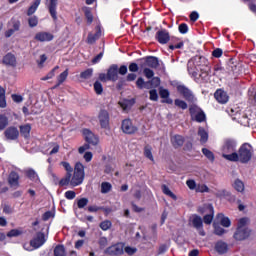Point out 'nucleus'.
<instances>
[{"label": "nucleus", "instance_id": "1", "mask_svg": "<svg viewBox=\"0 0 256 256\" xmlns=\"http://www.w3.org/2000/svg\"><path fill=\"white\" fill-rule=\"evenodd\" d=\"M228 159H230L232 163H249V161L253 159V146H251L249 143L242 144L238 149V152L228 156Z\"/></svg>", "mask_w": 256, "mask_h": 256}, {"label": "nucleus", "instance_id": "2", "mask_svg": "<svg viewBox=\"0 0 256 256\" xmlns=\"http://www.w3.org/2000/svg\"><path fill=\"white\" fill-rule=\"evenodd\" d=\"M233 153H237V141L233 138H226L222 146L223 159H226V161H231L229 157H231Z\"/></svg>", "mask_w": 256, "mask_h": 256}, {"label": "nucleus", "instance_id": "3", "mask_svg": "<svg viewBox=\"0 0 256 256\" xmlns=\"http://www.w3.org/2000/svg\"><path fill=\"white\" fill-rule=\"evenodd\" d=\"M85 179V166L81 162L76 163L74 168V174L71 178L72 187H77L83 183Z\"/></svg>", "mask_w": 256, "mask_h": 256}, {"label": "nucleus", "instance_id": "4", "mask_svg": "<svg viewBox=\"0 0 256 256\" xmlns=\"http://www.w3.org/2000/svg\"><path fill=\"white\" fill-rule=\"evenodd\" d=\"M189 114L192 121H196V123H205L207 121V115L205 111L198 107L197 104H191L189 106Z\"/></svg>", "mask_w": 256, "mask_h": 256}, {"label": "nucleus", "instance_id": "5", "mask_svg": "<svg viewBox=\"0 0 256 256\" xmlns=\"http://www.w3.org/2000/svg\"><path fill=\"white\" fill-rule=\"evenodd\" d=\"M161 85V78L159 77H153L151 80H148L145 82V79L143 77H139L136 80V87L137 89L143 90V89H151V87H159Z\"/></svg>", "mask_w": 256, "mask_h": 256}, {"label": "nucleus", "instance_id": "6", "mask_svg": "<svg viewBox=\"0 0 256 256\" xmlns=\"http://www.w3.org/2000/svg\"><path fill=\"white\" fill-rule=\"evenodd\" d=\"M176 91L179 93V95L183 96L185 101H188V103H193V101H195V95H193V92L187 86L177 84Z\"/></svg>", "mask_w": 256, "mask_h": 256}, {"label": "nucleus", "instance_id": "7", "mask_svg": "<svg viewBox=\"0 0 256 256\" xmlns=\"http://www.w3.org/2000/svg\"><path fill=\"white\" fill-rule=\"evenodd\" d=\"M121 131L125 133V135H135L139 128L133 124V121L129 118L122 120L121 123Z\"/></svg>", "mask_w": 256, "mask_h": 256}, {"label": "nucleus", "instance_id": "8", "mask_svg": "<svg viewBox=\"0 0 256 256\" xmlns=\"http://www.w3.org/2000/svg\"><path fill=\"white\" fill-rule=\"evenodd\" d=\"M125 252V246L123 243H116L104 250V255L109 256H121Z\"/></svg>", "mask_w": 256, "mask_h": 256}, {"label": "nucleus", "instance_id": "9", "mask_svg": "<svg viewBox=\"0 0 256 256\" xmlns=\"http://www.w3.org/2000/svg\"><path fill=\"white\" fill-rule=\"evenodd\" d=\"M144 63L140 64L141 69H145V67H150V69H158L159 67V58L155 56H146L142 58Z\"/></svg>", "mask_w": 256, "mask_h": 256}, {"label": "nucleus", "instance_id": "10", "mask_svg": "<svg viewBox=\"0 0 256 256\" xmlns=\"http://www.w3.org/2000/svg\"><path fill=\"white\" fill-rule=\"evenodd\" d=\"M82 135L86 143L96 146L99 145V137L95 135L90 129L84 128L82 130Z\"/></svg>", "mask_w": 256, "mask_h": 256}, {"label": "nucleus", "instance_id": "11", "mask_svg": "<svg viewBox=\"0 0 256 256\" xmlns=\"http://www.w3.org/2000/svg\"><path fill=\"white\" fill-rule=\"evenodd\" d=\"M155 39L160 43V45H167V43L171 41V35H169V31H167V29H161L156 32Z\"/></svg>", "mask_w": 256, "mask_h": 256}, {"label": "nucleus", "instance_id": "12", "mask_svg": "<svg viewBox=\"0 0 256 256\" xmlns=\"http://www.w3.org/2000/svg\"><path fill=\"white\" fill-rule=\"evenodd\" d=\"M47 240L45 239V233L43 232H37L36 236L30 240V245L34 249H39V247H43L45 245V242Z\"/></svg>", "mask_w": 256, "mask_h": 256}, {"label": "nucleus", "instance_id": "13", "mask_svg": "<svg viewBox=\"0 0 256 256\" xmlns=\"http://www.w3.org/2000/svg\"><path fill=\"white\" fill-rule=\"evenodd\" d=\"M250 235H251V230H249L248 228L237 227L233 235V238L236 241H245V239H248Z\"/></svg>", "mask_w": 256, "mask_h": 256}, {"label": "nucleus", "instance_id": "14", "mask_svg": "<svg viewBox=\"0 0 256 256\" xmlns=\"http://www.w3.org/2000/svg\"><path fill=\"white\" fill-rule=\"evenodd\" d=\"M188 73L192 75L194 79H202V81H207L209 79V72L207 70L201 69L200 74L195 71V68L189 66L188 64Z\"/></svg>", "mask_w": 256, "mask_h": 256}, {"label": "nucleus", "instance_id": "15", "mask_svg": "<svg viewBox=\"0 0 256 256\" xmlns=\"http://www.w3.org/2000/svg\"><path fill=\"white\" fill-rule=\"evenodd\" d=\"M98 120L100 123L101 129H109V112L107 110H100L98 114Z\"/></svg>", "mask_w": 256, "mask_h": 256}, {"label": "nucleus", "instance_id": "16", "mask_svg": "<svg viewBox=\"0 0 256 256\" xmlns=\"http://www.w3.org/2000/svg\"><path fill=\"white\" fill-rule=\"evenodd\" d=\"M4 137H6L8 141H17V139H19V130L17 127L10 126L4 131Z\"/></svg>", "mask_w": 256, "mask_h": 256}, {"label": "nucleus", "instance_id": "17", "mask_svg": "<svg viewBox=\"0 0 256 256\" xmlns=\"http://www.w3.org/2000/svg\"><path fill=\"white\" fill-rule=\"evenodd\" d=\"M119 79V66L117 64H112L107 70V80L117 81Z\"/></svg>", "mask_w": 256, "mask_h": 256}, {"label": "nucleus", "instance_id": "18", "mask_svg": "<svg viewBox=\"0 0 256 256\" xmlns=\"http://www.w3.org/2000/svg\"><path fill=\"white\" fill-rule=\"evenodd\" d=\"M34 39L36 41H40V43H45L53 41V39H55V36L50 32H38L36 33Z\"/></svg>", "mask_w": 256, "mask_h": 256}, {"label": "nucleus", "instance_id": "19", "mask_svg": "<svg viewBox=\"0 0 256 256\" xmlns=\"http://www.w3.org/2000/svg\"><path fill=\"white\" fill-rule=\"evenodd\" d=\"M59 0H49L47 5L50 17L53 19L54 22H57V5Z\"/></svg>", "mask_w": 256, "mask_h": 256}, {"label": "nucleus", "instance_id": "20", "mask_svg": "<svg viewBox=\"0 0 256 256\" xmlns=\"http://www.w3.org/2000/svg\"><path fill=\"white\" fill-rule=\"evenodd\" d=\"M2 63L7 67H17V58L13 53L9 52L3 57Z\"/></svg>", "mask_w": 256, "mask_h": 256}, {"label": "nucleus", "instance_id": "21", "mask_svg": "<svg viewBox=\"0 0 256 256\" xmlns=\"http://www.w3.org/2000/svg\"><path fill=\"white\" fill-rule=\"evenodd\" d=\"M214 98L218 103H221L222 105H225L227 101H229V95H227V92H225L223 89H218L214 93Z\"/></svg>", "mask_w": 256, "mask_h": 256}, {"label": "nucleus", "instance_id": "22", "mask_svg": "<svg viewBox=\"0 0 256 256\" xmlns=\"http://www.w3.org/2000/svg\"><path fill=\"white\" fill-rule=\"evenodd\" d=\"M159 95H160L161 99H164L161 101V103H166L167 105H173V99L170 98L171 92H169L168 89L160 87Z\"/></svg>", "mask_w": 256, "mask_h": 256}, {"label": "nucleus", "instance_id": "23", "mask_svg": "<svg viewBox=\"0 0 256 256\" xmlns=\"http://www.w3.org/2000/svg\"><path fill=\"white\" fill-rule=\"evenodd\" d=\"M19 179V173H17L16 171H11L8 175V185H10V187H13L14 189H17L19 187Z\"/></svg>", "mask_w": 256, "mask_h": 256}, {"label": "nucleus", "instance_id": "24", "mask_svg": "<svg viewBox=\"0 0 256 256\" xmlns=\"http://www.w3.org/2000/svg\"><path fill=\"white\" fill-rule=\"evenodd\" d=\"M170 142L174 149H179V147H183L185 144V137L179 134H175L170 138Z\"/></svg>", "mask_w": 256, "mask_h": 256}, {"label": "nucleus", "instance_id": "25", "mask_svg": "<svg viewBox=\"0 0 256 256\" xmlns=\"http://www.w3.org/2000/svg\"><path fill=\"white\" fill-rule=\"evenodd\" d=\"M197 212L200 215H209L211 213H215V209L213 208V204H203L198 207Z\"/></svg>", "mask_w": 256, "mask_h": 256}, {"label": "nucleus", "instance_id": "26", "mask_svg": "<svg viewBox=\"0 0 256 256\" xmlns=\"http://www.w3.org/2000/svg\"><path fill=\"white\" fill-rule=\"evenodd\" d=\"M215 251L219 255H225V253L229 251V246L227 245L226 242L220 240L215 244Z\"/></svg>", "mask_w": 256, "mask_h": 256}, {"label": "nucleus", "instance_id": "27", "mask_svg": "<svg viewBox=\"0 0 256 256\" xmlns=\"http://www.w3.org/2000/svg\"><path fill=\"white\" fill-rule=\"evenodd\" d=\"M20 134L24 139H29L31 137V124L21 125Z\"/></svg>", "mask_w": 256, "mask_h": 256}, {"label": "nucleus", "instance_id": "28", "mask_svg": "<svg viewBox=\"0 0 256 256\" xmlns=\"http://www.w3.org/2000/svg\"><path fill=\"white\" fill-rule=\"evenodd\" d=\"M198 135L200 137V143L202 145H205V143H207V141H209V133L205 131V128L199 127Z\"/></svg>", "mask_w": 256, "mask_h": 256}, {"label": "nucleus", "instance_id": "29", "mask_svg": "<svg viewBox=\"0 0 256 256\" xmlns=\"http://www.w3.org/2000/svg\"><path fill=\"white\" fill-rule=\"evenodd\" d=\"M25 175L30 181H33L34 183H37L39 181V175H37V172H35L32 168L26 170Z\"/></svg>", "mask_w": 256, "mask_h": 256}, {"label": "nucleus", "instance_id": "30", "mask_svg": "<svg viewBox=\"0 0 256 256\" xmlns=\"http://www.w3.org/2000/svg\"><path fill=\"white\" fill-rule=\"evenodd\" d=\"M101 37V30H97L95 34H88L87 43L88 45H93Z\"/></svg>", "mask_w": 256, "mask_h": 256}, {"label": "nucleus", "instance_id": "31", "mask_svg": "<svg viewBox=\"0 0 256 256\" xmlns=\"http://www.w3.org/2000/svg\"><path fill=\"white\" fill-rule=\"evenodd\" d=\"M192 225L195 229H203V219L199 215H194Z\"/></svg>", "mask_w": 256, "mask_h": 256}, {"label": "nucleus", "instance_id": "32", "mask_svg": "<svg viewBox=\"0 0 256 256\" xmlns=\"http://www.w3.org/2000/svg\"><path fill=\"white\" fill-rule=\"evenodd\" d=\"M54 256H67V252H66L65 246L63 244H58L54 248Z\"/></svg>", "mask_w": 256, "mask_h": 256}, {"label": "nucleus", "instance_id": "33", "mask_svg": "<svg viewBox=\"0 0 256 256\" xmlns=\"http://www.w3.org/2000/svg\"><path fill=\"white\" fill-rule=\"evenodd\" d=\"M39 5H41V0H35L34 3L28 8L27 15L31 17L37 11Z\"/></svg>", "mask_w": 256, "mask_h": 256}, {"label": "nucleus", "instance_id": "34", "mask_svg": "<svg viewBox=\"0 0 256 256\" xmlns=\"http://www.w3.org/2000/svg\"><path fill=\"white\" fill-rule=\"evenodd\" d=\"M161 189L164 195H167L168 197H171V199H173L174 201H177V195H175V193H173L171 189H169V186L164 184L162 185Z\"/></svg>", "mask_w": 256, "mask_h": 256}, {"label": "nucleus", "instance_id": "35", "mask_svg": "<svg viewBox=\"0 0 256 256\" xmlns=\"http://www.w3.org/2000/svg\"><path fill=\"white\" fill-rule=\"evenodd\" d=\"M152 151H153V147H151V145H146L144 147V156L146 157V159H149L150 161H155Z\"/></svg>", "mask_w": 256, "mask_h": 256}, {"label": "nucleus", "instance_id": "36", "mask_svg": "<svg viewBox=\"0 0 256 256\" xmlns=\"http://www.w3.org/2000/svg\"><path fill=\"white\" fill-rule=\"evenodd\" d=\"M233 187L236 191H238V193H243V191H245V183H243V181L240 179H236L234 181Z\"/></svg>", "mask_w": 256, "mask_h": 256}, {"label": "nucleus", "instance_id": "37", "mask_svg": "<svg viewBox=\"0 0 256 256\" xmlns=\"http://www.w3.org/2000/svg\"><path fill=\"white\" fill-rule=\"evenodd\" d=\"M71 177H73V174L66 173L65 177L59 181L60 187H67L69 184L71 185Z\"/></svg>", "mask_w": 256, "mask_h": 256}, {"label": "nucleus", "instance_id": "38", "mask_svg": "<svg viewBox=\"0 0 256 256\" xmlns=\"http://www.w3.org/2000/svg\"><path fill=\"white\" fill-rule=\"evenodd\" d=\"M98 211H105L107 213V211L109 210L103 206H97V205H92L87 207L88 213H97Z\"/></svg>", "mask_w": 256, "mask_h": 256}, {"label": "nucleus", "instance_id": "39", "mask_svg": "<svg viewBox=\"0 0 256 256\" xmlns=\"http://www.w3.org/2000/svg\"><path fill=\"white\" fill-rule=\"evenodd\" d=\"M174 105H175V107H178V109H182V111H185V109H187V107H189V105L187 104V102L185 100H181L179 98L174 100Z\"/></svg>", "mask_w": 256, "mask_h": 256}, {"label": "nucleus", "instance_id": "40", "mask_svg": "<svg viewBox=\"0 0 256 256\" xmlns=\"http://www.w3.org/2000/svg\"><path fill=\"white\" fill-rule=\"evenodd\" d=\"M67 77H69V69L64 70L60 75L57 77V81L59 84L65 83L67 81Z\"/></svg>", "mask_w": 256, "mask_h": 256}, {"label": "nucleus", "instance_id": "41", "mask_svg": "<svg viewBox=\"0 0 256 256\" xmlns=\"http://www.w3.org/2000/svg\"><path fill=\"white\" fill-rule=\"evenodd\" d=\"M7 125H9V118L3 114H0V131H3Z\"/></svg>", "mask_w": 256, "mask_h": 256}, {"label": "nucleus", "instance_id": "42", "mask_svg": "<svg viewBox=\"0 0 256 256\" xmlns=\"http://www.w3.org/2000/svg\"><path fill=\"white\" fill-rule=\"evenodd\" d=\"M111 189H113V186L111 185V183H109V182L101 183V193L107 194V193H109V191H111Z\"/></svg>", "mask_w": 256, "mask_h": 256}, {"label": "nucleus", "instance_id": "43", "mask_svg": "<svg viewBox=\"0 0 256 256\" xmlns=\"http://www.w3.org/2000/svg\"><path fill=\"white\" fill-rule=\"evenodd\" d=\"M91 77H93V70L91 68L80 73V79H91Z\"/></svg>", "mask_w": 256, "mask_h": 256}, {"label": "nucleus", "instance_id": "44", "mask_svg": "<svg viewBox=\"0 0 256 256\" xmlns=\"http://www.w3.org/2000/svg\"><path fill=\"white\" fill-rule=\"evenodd\" d=\"M89 205V199L88 198H80L77 200V207L78 209H85Z\"/></svg>", "mask_w": 256, "mask_h": 256}, {"label": "nucleus", "instance_id": "45", "mask_svg": "<svg viewBox=\"0 0 256 256\" xmlns=\"http://www.w3.org/2000/svg\"><path fill=\"white\" fill-rule=\"evenodd\" d=\"M84 15L86 17L87 24L91 25L93 23V12H91V9L86 8L84 11Z\"/></svg>", "mask_w": 256, "mask_h": 256}, {"label": "nucleus", "instance_id": "46", "mask_svg": "<svg viewBox=\"0 0 256 256\" xmlns=\"http://www.w3.org/2000/svg\"><path fill=\"white\" fill-rule=\"evenodd\" d=\"M215 217V212H212L210 214H206L203 217V222L205 223V225H211V223H213V218Z\"/></svg>", "mask_w": 256, "mask_h": 256}, {"label": "nucleus", "instance_id": "47", "mask_svg": "<svg viewBox=\"0 0 256 256\" xmlns=\"http://www.w3.org/2000/svg\"><path fill=\"white\" fill-rule=\"evenodd\" d=\"M94 92L96 95H103V84H101V82L96 81L94 83Z\"/></svg>", "mask_w": 256, "mask_h": 256}, {"label": "nucleus", "instance_id": "48", "mask_svg": "<svg viewBox=\"0 0 256 256\" xmlns=\"http://www.w3.org/2000/svg\"><path fill=\"white\" fill-rule=\"evenodd\" d=\"M202 153H203V155H205L206 158L209 159V161H215V154H213L211 152V150H209L207 148H203Z\"/></svg>", "mask_w": 256, "mask_h": 256}, {"label": "nucleus", "instance_id": "49", "mask_svg": "<svg viewBox=\"0 0 256 256\" xmlns=\"http://www.w3.org/2000/svg\"><path fill=\"white\" fill-rule=\"evenodd\" d=\"M28 25L29 27L33 28V27H37V25H39V18H37V16H31L28 18Z\"/></svg>", "mask_w": 256, "mask_h": 256}, {"label": "nucleus", "instance_id": "50", "mask_svg": "<svg viewBox=\"0 0 256 256\" xmlns=\"http://www.w3.org/2000/svg\"><path fill=\"white\" fill-rule=\"evenodd\" d=\"M196 193H209V187L205 184H197Z\"/></svg>", "mask_w": 256, "mask_h": 256}, {"label": "nucleus", "instance_id": "51", "mask_svg": "<svg viewBox=\"0 0 256 256\" xmlns=\"http://www.w3.org/2000/svg\"><path fill=\"white\" fill-rule=\"evenodd\" d=\"M57 69H59V66H55L45 77L42 78V81H49V79H53Z\"/></svg>", "mask_w": 256, "mask_h": 256}, {"label": "nucleus", "instance_id": "52", "mask_svg": "<svg viewBox=\"0 0 256 256\" xmlns=\"http://www.w3.org/2000/svg\"><path fill=\"white\" fill-rule=\"evenodd\" d=\"M178 31L179 33H181V35H186V33H189V26L187 25V23H181L178 26Z\"/></svg>", "mask_w": 256, "mask_h": 256}, {"label": "nucleus", "instance_id": "53", "mask_svg": "<svg viewBox=\"0 0 256 256\" xmlns=\"http://www.w3.org/2000/svg\"><path fill=\"white\" fill-rule=\"evenodd\" d=\"M111 225L112 223L110 220H105L100 223V229H102V231H109V229H111Z\"/></svg>", "mask_w": 256, "mask_h": 256}, {"label": "nucleus", "instance_id": "54", "mask_svg": "<svg viewBox=\"0 0 256 256\" xmlns=\"http://www.w3.org/2000/svg\"><path fill=\"white\" fill-rule=\"evenodd\" d=\"M143 73L146 79H153V77H155V72L151 68L144 67Z\"/></svg>", "mask_w": 256, "mask_h": 256}, {"label": "nucleus", "instance_id": "55", "mask_svg": "<svg viewBox=\"0 0 256 256\" xmlns=\"http://www.w3.org/2000/svg\"><path fill=\"white\" fill-rule=\"evenodd\" d=\"M19 235H23V231L19 229H12L7 233V237H19Z\"/></svg>", "mask_w": 256, "mask_h": 256}, {"label": "nucleus", "instance_id": "56", "mask_svg": "<svg viewBox=\"0 0 256 256\" xmlns=\"http://www.w3.org/2000/svg\"><path fill=\"white\" fill-rule=\"evenodd\" d=\"M149 99L150 101H159V94L157 93V90L152 89L149 91Z\"/></svg>", "mask_w": 256, "mask_h": 256}, {"label": "nucleus", "instance_id": "57", "mask_svg": "<svg viewBox=\"0 0 256 256\" xmlns=\"http://www.w3.org/2000/svg\"><path fill=\"white\" fill-rule=\"evenodd\" d=\"M214 233H215V235H218L219 237H221V235H225V233H227V231L225 229H223L221 226L215 225Z\"/></svg>", "mask_w": 256, "mask_h": 256}, {"label": "nucleus", "instance_id": "58", "mask_svg": "<svg viewBox=\"0 0 256 256\" xmlns=\"http://www.w3.org/2000/svg\"><path fill=\"white\" fill-rule=\"evenodd\" d=\"M64 197H66L69 201H73L75 197H77V193L73 190H68L65 192Z\"/></svg>", "mask_w": 256, "mask_h": 256}, {"label": "nucleus", "instance_id": "59", "mask_svg": "<svg viewBox=\"0 0 256 256\" xmlns=\"http://www.w3.org/2000/svg\"><path fill=\"white\" fill-rule=\"evenodd\" d=\"M212 57H215V59H220V57H223V49L216 48L212 51Z\"/></svg>", "mask_w": 256, "mask_h": 256}, {"label": "nucleus", "instance_id": "60", "mask_svg": "<svg viewBox=\"0 0 256 256\" xmlns=\"http://www.w3.org/2000/svg\"><path fill=\"white\" fill-rule=\"evenodd\" d=\"M220 225H222V227H231V220L229 217L223 216L220 220Z\"/></svg>", "mask_w": 256, "mask_h": 256}, {"label": "nucleus", "instance_id": "61", "mask_svg": "<svg viewBox=\"0 0 256 256\" xmlns=\"http://www.w3.org/2000/svg\"><path fill=\"white\" fill-rule=\"evenodd\" d=\"M186 185H187V187H188L191 191L197 189V183H196L195 180H193V179L187 180V181H186Z\"/></svg>", "mask_w": 256, "mask_h": 256}, {"label": "nucleus", "instance_id": "62", "mask_svg": "<svg viewBox=\"0 0 256 256\" xmlns=\"http://www.w3.org/2000/svg\"><path fill=\"white\" fill-rule=\"evenodd\" d=\"M60 165H62V167L65 169V171H67V173H70L72 175L73 168L71 167V164H69V162L62 161L60 163Z\"/></svg>", "mask_w": 256, "mask_h": 256}, {"label": "nucleus", "instance_id": "63", "mask_svg": "<svg viewBox=\"0 0 256 256\" xmlns=\"http://www.w3.org/2000/svg\"><path fill=\"white\" fill-rule=\"evenodd\" d=\"M98 245L100 247V249H105V247H107L108 245V240L106 237H100L99 241H98Z\"/></svg>", "mask_w": 256, "mask_h": 256}, {"label": "nucleus", "instance_id": "64", "mask_svg": "<svg viewBox=\"0 0 256 256\" xmlns=\"http://www.w3.org/2000/svg\"><path fill=\"white\" fill-rule=\"evenodd\" d=\"M53 217H55V213L51 212V211H46L43 215H42V220L44 221H49V219H53Z\"/></svg>", "mask_w": 256, "mask_h": 256}]
</instances>
